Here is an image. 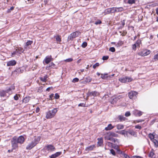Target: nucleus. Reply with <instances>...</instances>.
I'll return each instance as SVG.
<instances>
[{
	"label": "nucleus",
	"mask_w": 158,
	"mask_h": 158,
	"mask_svg": "<svg viewBox=\"0 0 158 158\" xmlns=\"http://www.w3.org/2000/svg\"><path fill=\"white\" fill-rule=\"evenodd\" d=\"M39 143L38 139L35 138L32 140L31 143H29L26 146V149L27 150H30L35 146Z\"/></svg>",
	"instance_id": "obj_1"
},
{
	"label": "nucleus",
	"mask_w": 158,
	"mask_h": 158,
	"mask_svg": "<svg viewBox=\"0 0 158 158\" xmlns=\"http://www.w3.org/2000/svg\"><path fill=\"white\" fill-rule=\"evenodd\" d=\"M57 110L56 108H54L52 110H49L46 113V117L47 119L51 118L55 115Z\"/></svg>",
	"instance_id": "obj_2"
},
{
	"label": "nucleus",
	"mask_w": 158,
	"mask_h": 158,
	"mask_svg": "<svg viewBox=\"0 0 158 158\" xmlns=\"http://www.w3.org/2000/svg\"><path fill=\"white\" fill-rule=\"evenodd\" d=\"M151 52V51L147 49H143L138 53L137 54L141 56H147Z\"/></svg>",
	"instance_id": "obj_3"
},
{
	"label": "nucleus",
	"mask_w": 158,
	"mask_h": 158,
	"mask_svg": "<svg viewBox=\"0 0 158 158\" xmlns=\"http://www.w3.org/2000/svg\"><path fill=\"white\" fill-rule=\"evenodd\" d=\"M18 143L16 140V137L15 136L11 140V144L13 149H16L18 147Z\"/></svg>",
	"instance_id": "obj_4"
},
{
	"label": "nucleus",
	"mask_w": 158,
	"mask_h": 158,
	"mask_svg": "<svg viewBox=\"0 0 158 158\" xmlns=\"http://www.w3.org/2000/svg\"><path fill=\"white\" fill-rule=\"evenodd\" d=\"M81 33L78 31H76L71 33L68 37V40H71L73 38L78 36L80 35Z\"/></svg>",
	"instance_id": "obj_5"
},
{
	"label": "nucleus",
	"mask_w": 158,
	"mask_h": 158,
	"mask_svg": "<svg viewBox=\"0 0 158 158\" xmlns=\"http://www.w3.org/2000/svg\"><path fill=\"white\" fill-rule=\"evenodd\" d=\"M119 80L122 83H126L131 82L132 79L131 77H125L119 78Z\"/></svg>",
	"instance_id": "obj_6"
},
{
	"label": "nucleus",
	"mask_w": 158,
	"mask_h": 158,
	"mask_svg": "<svg viewBox=\"0 0 158 158\" xmlns=\"http://www.w3.org/2000/svg\"><path fill=\"white\" fill-rule=\"evenodd\" d=\"M45 149L48 152H51L54 151L56 149L55 147L52 144H47L43 148V150Z\"/></svg>",
	"instance_id": "obj_7"
},
{
	"label": "nucleus",
	"mask_w": 158,
	"mask_h": 158,
	"mask_svg": "<svg viewBox=\"0 0 158 158\" xmlns=\"http://www.w3.org/2000/svg\"><path fill=\"white\" fill-rule=\"evenodd\" d=\"M137 94L138 93L137 92L135 91H131L128 93V96L130 99H132L136 97Z\"/></svg>",
	"instance_id": "obj_8"
},
{
	"label": "nucleus",
	"mask_w": 158,
	"mask_h": 158,
	"mask_svg": "<svg viewBox=\"0 0 158 158\" xmlns=\"http://www.w3.org/2000/svg\"><path fill=\"white\" fill-rule=\"evenodd\" d=\"M16 140L19 143L21 144L24 143L25 139L24 136L21 135L19 136L18 138L16 137Z\"/></svg>",
	"instance_id": "obj_9"
},
{
	"label": "nucleus",
	"mask_w": 158,
	"mask_h": 158,
	"mask_svg": "<svg viewBox=\"0 0 158 158\" xmlns=\"http://www.w3.org/2000/svg\"><path fill=\"white\" fill-rule=\"evenodd\" d=\"M117 118L118 119V121L120 122H123L127 119V118L124 117V116L122 115H118Z\"/></svg>",
	"instance_id": "obj_10"
},
{
	"label": "nucleus",
	"mask_w": 158,
	"mask_h": 158,
	"mask_svg": "<svg viewBox=\"0 0 158 158\" xmlns=\"http://www.w3.org/2000/svg\"><path fill=\"white\" fill-rule=\"evenodd\" d=\"M52 60V56H46L44 61L46 64H48Z\"/></svg>",
	"instance_id": "obj_11"
},
{
	"label": "nucleus",
	"mask_w": 158,
	"mask_h": 158,
	"mask_svg": "<svg viewBox=\"0 0 158 158\" xmlns=\"http://www.w3.org/2000/svg\"><path fill=\"white\" fill-rule=\"evenodd\" d=\"M143 112L138 110H135L133 111V114L136 116H140L142 115Z\"/></svg>",
	"instance_id": "obj_12"
},
{
	"label": "nucleus",
	"mask_w": 158,
	"mask_h": 158,
	"mask_svg": "<svg viewBox=\"0 0 158 158\" xmlns=\"http://www.w3.org/2000/svg\"><path fill=\"white\" fill-rule=\"evenodd\" d=\"M62 152H57L55 153L52 155L49 156L50 158H56L60 156Z\"/></svg>",
	"instance_id": "obj_13"
},
{
	"label": "nucleus",
	"mask_w": 158,
	"mask_h": 158,
	"mask_svg": "<svg viewBox=\"0 0 158 158\" xmlns=\"http://www.w3.org/2000/svg\"><path fill=\"white\" fill-rule=\"evenodd\" d=\"M16 61L15 60L10 61L7 62V65L8 66H14L16 64Z\"/></svg>",
	"instance_id": "obj_14"
},
{
	"label": "nucleus",
	"mask_w": 158,
	"mask_h": 158,
	"mask_svg": "<svg viewBox=\"0 0 158 158\" xmlns=\"http://www.w3.org/2000/svg\"><path fill=\"white\" fill-rule=\"evenodd\" d=\"M95 147V145H91L86 147L85 148V150L86 151H90L92 150Z\"/></svg>",
	"instance_id": "obj_15"
},
{
	"label": "nucleus",
	"mask_w": 158,
	"mask_h": 158,
	"mask_svg": "<svg viewBox=\"0 0 158 158\" xmlns=\"http://www.w3.org/2000/svg\"><path fill=\"white\" fill-rule=\"evenodd\" d=\"M114 128V126H113L111 124H109L108 125L107 127L105 128V129L106 131L110 130Z\"/></svg>",
	"instance_id": "obj_16"
},
{
	"label": "nucleus",
	"mask_w": 158,
	"mask_h": 158,
	"mask_svg": "<svg viewBox=\"0 0 158 158\" xmlns=\"http://www.w3.org/2000/svg\"><path fill=\"white\" fill-rule=\"evenodd\" d=\"M7 93L6 90H2L0 91V96L1 97H4L6 95V94Z\"/></svg>",
	"instance_id": "obj_17"
},
{
	"label": "nucleus",
	"mask_w": 158,
	"mask_h": 158,
	"mask_svg": "<svg viewBox=\"0 0 158 158\" xmlns=\"http://www.w3.org/2000/svg\"><path fill=\"white\" fill-rule=\"evenodd\" d=\"M55 65L53 62H52L49 66H47L46 67V69L47 70H49L50 69V68H53L54 67Z\"/></svg>",
	"instance_id": "obj_18"
},
{
	"label": "nucleus",
	"mask_w": 158,
	"mask_h": 158,
	"mask_svg": "<svg viewBox=\"0 0 158 158\" xmlns=\"http://www.w3.org/2000/svg\"><path fill=\"white\" fill-rule=\"evenodd\" d=\"M155 134H156L154 132H153L152 134L150 133L149 134L148 137L151 141L154 139Z\"/></svg>",
	"instance_id": "obj_19"
},
{
	"label": "nucleus",
	"mask_w": 158,
	"mask_h": 158,
	"mask_svg": "<svg viewBox=\"0 0 158 158\" xmlns=\"http://www.w3.org/2000/svg\"><path fill=\"white\" fill-rule=\"evenodd\" d=\"M90 94L92 96H96L98 95L99 93L96 91H94L93 92H91Z\"/></svg>",
	"instance_id": "obj_20"
},
{
	"label": "nucleus",
	"mask_w": 158,
	"mask_h": 158,
	"mask_svg": "<svg viewBox=\"0 0 158 158\" xmlns=\"http://www.w3.org/2000/svg\"><path fill=\"white\" fill-rule=\"evenodd\" d=\"M116 12H121L124 11V9L122 7H115Z\"/></svg>",
	"instance_id": "obj_21"
},
{
	"label": "nucleus",
	"mask_w": 158,
	"mask_h": 158,
	"mask_svg": "<svg viewBox=\"0 0 158 158\" xmlns=\"http://www.w3.org/2000/svg\"><path fill=\"white\" fill-rule=\"evenodd\" d=\"M128 133L129 134L134 137L136 136V135L135 132L132 130H129L128 131Z\"/></svg>",
	"instance_id": "obj_22"
},
{
	"label": "nucleus",
	"mask_w": 158,
	"mask_h": 158,
	"mask_svg": "<svg viewBox=\"0 0 158 158\" xmlns=\"http://www.w3.org/2000/svg\"><path fill=\"white\" fill-rule=\"evenodd\" d=\"M98 144L100 146L103 143V139L102 138H98Z\"/></svg>",
	"instance_id": "obj_23"
},
{
	"label": "nucleus",
	"mask_w": 158,
	"mask_h": 158,
	"mask_svg": "<svg viewBox=\"0 0 158 158\" xmlns=\"http://www.w3.org/2000/svg\"><path fill=\"white\" fill-rule=\"evenodd\" d=\"M154 150L152 149L148 155V156L150 157L153 158L154 155Z\"/></svg>",
	"instance_id": "obj_24"
},
{
	"label": "nucleus",
	"mask_w": 158,
	"mask_h": 158,
	"mask_svg": "<svg viewBox=\"0 0 158 158\" xmlns=\"http://www.w3.org/2000/svg\"><path fill=\"white\" fill-rule=\"evenodd\" d=\"M108 135L109 136H111L113 137H117L118 136V134H115L113 132H110L108 134Z\"/></svg>",
	"instance_id": "obj_25"
},
{
	"label": "nucleus",
	"mask_w": 158,
	"mask_h": 158,
	"mask_svg": "<svg viewBox=\"0 0 158 158\" xmlns=\"http://www.w3.org/2000/svg\"><path fill=\"white\" fill-rule=\"evenodd\" d=\"M152 141L154 143L155 147L156 148H157L158 147V141L154 139Z\"/></svg>",
	"instance_id": "obj_26"
},
{
	"label": "nucleus",
	"mask_w": 158,
	"mask_h": 158,
	"mask_svg": "<svg viewBox=\"0 0 158 158\" xmlns=\"http://www.w3.org/2000/svg\"><path fill=\"white\" fill-rule=\"evenodd\" d=\"M117 129L118 130L123 129L124 128V126L122 124H118L116 126Z\"/></svg>",
	"instance_id": "obj_27"
},
{
	"label": "nucleus",
	"mask_w": 158,
	"mask_h": 158,
	"mask_svg": "<svg viewBox=\"0 0 158 158\" xmlns=\"http://www.w3.org/2000/svg\"><path fill=\"white\" fill-rule=\"evenodd\" d=\"M47 75H45L43 77H41L40 78V79L41 81L43 82H46L47 81Z\"/></svg>",
	"instance_id": "obj_28"
},
{
	"label": "nucleus",
	"mask_w": 158,
	"mask_h": 158,
	"mask_svg": "<svg viewBox=\"0 0 158 158\" xmlns=\"http://www.w3.org/2000/svg\"><path fill=\"white\" fill-rule=\"evenodd\" d=\"M16 50L18 51L19 55L21 54L24 52L23 49L21 48H19L18 49H16Z\"/></svg>",
	"instance_id": "obj_29"
},
{
	"label": "nucleus",
	"mask_w": 158,
	"mask_h": 158,
	"mask_svg": "<svg viewBox=\"0 0 158 158\" xmlns=\"http://www.w3.org/2000/svg\"><path fill=\"white\" fill-rule=\"evenodd\" d=\"M105 14H108L110 13H111V8L106 9L105 11Z\"/></svg>",
	"instance_id": "obj_30"
},
{
	"label": "nucleus",
	"mask_w": 158,
	"mask_h": 158,
	"mask_svg": "<svg viewBox=\"0 0 158 158\" xmlns=\"http://www.w3.org/2000/svg\"><path fill=\"white\" fill-rule=\"evenodd\" d=\"M30 100V97H25L23 100V102L25 103H27L29 102Z\"/></svg>",
	"instance_id": "obj_31"
},
{
	"label": "nucleus",
	"mask_w": 158,
	"mask_h": 158,
	"mask_svg": "<svg viewBox=\"0 0 158 158\" xmlns=\"http://www.w3.org/2000/svg\"><path fill=\"white\" fill-rule=\"evenodd\" d=\"M141 44V40H137L136 41V43L135 44H136V45L137 46V47H140V44Z\"/></svg>",
	"instance_id": "obj_32"
},
{
	"label": "nucleus",
	"mask_w": 158,
	"mask_h": 158,
	"mask_svg": "<svg viewBox=\"0 0 158 158\" xmlns=\"http://www.w3.org/2000/svg\"><path fill=\"white\" fill-rule=\"evenodd\" d=\"M108 143L109 144H111L112 146V147L116 150L119 148L118 146L117 145L114 144V145H112V143L109 142H108Z\"/></svg>",
	"instance_id": "obj_33"
},
{
	"label": "nucleus",
	"mask_w": 158,
	"mask_h": 158,
	"mask_svg": "<svg viewBox=\"0 0 158 158\" xmlns=\"http://www.w3.org/2000/svg\"><path fill=\"white\" fill-rule=\"evenodd\" d=\"M20 96V95L19 94H16L14 97L15 100L17 101L19 99V98Z\"/></svg>",
	"instance_id": "obj_34"
},
{
	"label": "nucleus",
	"mask_w": 158,
	"mask_h": 158,
	"mask_svg": "<svg viewBox=\"0 0 158 158\" xmlns=\"http://www.w3.org/2000/svg\"><path fill=\"white\" fill-rule=\"evenodd\" d=\"M135 0H128L127 3L130 4H132L135 3Z\"/></svg>",
	"instance_id": "obj_35"
},
{
	"label": "nucleus",
	"mask_w": 158,
	"mask_h": 158,
	"mask_svg": "<svg viewBox=\"0 0 158 158\" xmlns=\"http://www.w3.org/2000/svg\"><path fill=\"white\" fill-rule=\"evenodd\" d=\"M108 140H110L111 141H112L114 142H115L116 140L117 141L118 140L117 139H115L114 138H113L111 137H109L108 139Z\"/></svg>",
	"instance_id": "obj_36"
},
{
	"label": "nucleus",
	"mask_w": 158,
	"mask_h": 158,
	"mask_svg": "<svg viewBox=\"0 0 158 158\" xmlns=\"http://www.w3.org/2000/svg\"><path fill=\"white\" fill-rule=\"evenodd\" d=\"M33 43L32 41L28 40L26 43V46H28L31 45Z\"/></svg>",
	"instance_id": "obj_37"
},
{
	"label": "nucleus",
	"mask_w": 158,
	"mask_h": 158,
	"mask_svg": "<svg viewBox=\"0 0 158 158\" xmlns=\"http://www.w3.org/2000/svg\"><path fill=\"white\" fill-rule=\"evenodd\" d=\"M56 40L59 42H60L61 41V38L60 37V36L59 35H57L56 37Z\"/></svg>",
	"instance_id": "obj_38"
},
{
	"label": "nucleus",
	"mask_w": 158,
	"mask_h": 158,
	"mask_svg": "<svg viewBox=\"0 0 158 158\" xmlns=\"http://www.w3.org/2000/svg\"><path fill=\"white\" fill-rule=\"evenodd\" d=\"M116 151L117 153L118 154H121L122 155L124 152H123L120 150L119 149V148L117 149L116 150Z\"/></svg>",
	"instance_id": "obj_39"
},
{
	"label": "nucleus",
	"mask_w": 158,
	"mask_h": 158,
	"mask_svg": "<svg viewBox=\"0 0 158 158\" xmlns=\"http://www.w3.org/2000/svg\"><path fill=\"white\" fill-rule=\"evenodd\" d=\"M131 115V113L129 111H127L126 112L125 114V115L126 117H128L130 116Z\"/></svg>",
	"instance_id": "obj_40"
},
{
	"label": "nucleus",
	"mask_w": 158,
	"mask_h": 158,
	"mask_svg": "<svg viewBox=\"0 0 158 158\" xmlns=\"http://www.w3.org/2000/svg\"><path fill=\"white\" fill-rule=\"evenodd\" d=\"M78 106H81L83 107H87L86 106L85 103H80L78 105Z\"/></svg>",
	"instance_id": "obj_41"
},
{
	"label": "nucleus",
	"mask_w": 158,
	"mask_h": 158,
	"mask_svg": "<svg viewBox=\"0 0 158 158\" xmlns=\"http://www.w3.org/2000/svg\"><path fill=\"white\" fill-rule=\"evenodd\" d=\"M19 55V54L18 53V51L16 49L15 51V52L11 53V56H13L14 55Z\"/></svg>",
	"instance_id": "obj_42"
},
{
	"label": "nucleus",
	"mask_w": 158,
	"mask_h": 158,
	"mask_svg": "<svg viewBox=\"0 0 158 158\" xmlns=\"http://www.w3.org/2000/svg\"><path fill=\"white\" fill-rule=\"evenodd\" d=\"M85 81L87 82H90L91 80V78L89 77H88L85 78Z\"/></svg>",
	"instance_id": "obj_43"
},
{
	"label": "nucleus",
	"mask_w": 158,
	"mask_h": 158,
	"mask_svg": "<svg viewBox=\"0 0 158 158\" xmlns=\"http://www.w3.org/2000/svg\"><path fill=\"white\" fill-rule=\"evenodd\" d=\"M107 75V74H101V77L102 79H106V78L107 77L106 76Z\"/></svg>",
	"instance_id": "obj_44"
},
{
	"label": "nucleus",
	"mask_w": 158,
	"mask_h": 158,
	"mask_svg": "<svg viewBox=\"0 0 158 158\" xmlns=\"http://www.w3.org/2000/svg\"><path fill=\"white\" fill-rule=\"evenodd\" d=\"M118 98H114L113 99V101H111V103L112 104H114V103L116 102Z\"/></svg>",
	"instance_id": "obj_45"
},
{
	"label": "nucleus",
	"mask_w": 158,
	"mask_h": 158,
	"mask_svg": "<svg viewBox=\"0 0 158 158\" xmlns=\"http://www.w3.org/2000/svg\"><path fill=\"white\" fill-rule=\"evenodd\" d=\"M100 64L98 63H96L93 65V68L94 69H95L96 67L99 66Z\"/></svg>",
	"instance_id": "obj_46"
},
{
	"label": "nucleus",
	"mask_w": 158,
	"mask_h": 158,
	"mask_svg": "<svg viewBox=\"0 0 158 158\" xmlns=\"http://www.w3.org/2000/svg\"><path fill=\"white\" fill-rule=\"evenodd\" d=\"M60 98V95L58 93H56L54 98L56 99H58Z\"/></svg>",
	"instance_id": "obj_47"
},
{
	"label": "nucleus",
	"mask_w": 158,
	"mask_h": 158,
	"mask_svg": "<svg viewBox=\"0 0 158 158\" xmlns=\"http://www.w3.org/2000/svg\"><path fill=\"white\" fill-rule=\"evenodd\" d=\"M73 60V59L71 58H69L65 60L64 61L65 62H70Z\"/></svg>",
	"instance_id": "obj_48"
},
{
	"label": "nucleus",
	"mask_w": 158,
	"mask_h": 158,
	"mask_svg": "<svg viewBox=\"0 0 158 158\" xmlns=\"http://www.w3.org/2000/svg\"><path fill=\"white\" fill-rule=\"evenodd\" d=\"M122 155L125 158H130V156L127 154H125L124 152H123Z\"/></svg>",
	"instance_id": "obj_49"
},
{
	"label": "nucleus",
	"mask_w": 158,
	"mask_h": 158,
	"mask_svg": "<svg viewBox=\"0 0 158 158\" xmlns=\"http://www.w3.org/2000/svg\"><path fill=\"white\" fill-rule=\"evenodd\" d=\"M110 152L113 155L115 156V155L116 153L115 151L112 149H111L110 150Z\"/></svg>",
	"instance_id": "obj_50"
},
{
	"label": "nucleus",
	"mask_w": 158,
	"mask_h": 158,
	"mask_svg": "<svg viewBox=\"0 0 158 158\" xmlns=\"http://www.w3.org/2000/svg\"><path fill=\"white\" fill-rule=\"evenodd\" d=\"M154 59L155 61H156L158 60V53L154 56Z\"/></svg>",
	"instance_id": "obj_51"
},
{
	"label": "nucleus",
	"mask_w": 158,
	"mask_h": 158,
	"mask_svg": "<svg viewBox=\"0 0 158 158\" xmlns=\"http://www.w3.org/2000/svg\"><path fill=\"white\" fill-rule=\"evenodd\" d=\"M127 131L125 130H123L120 131L119 133L121 135H124Z\"/></svg>",
	"instance_id": "obj_52"
},
{
	"label": "nucleus",
	"mask_w": 158,
	"mask_h": 158,
	"mask_svg": "<svg viewBox=\"0 0 158 158\" xmlns=\"http://www.w3.org/2000/svg\"><path fill=\"white\" fill-rule=\"evenodd\" d=\"M79 81V79L77 78H75L72 80V82L73 83L77 82Z\"/></svg>",
	"instance_id": "obj_53"
},
{
	"label": "nucleus",
	"mask_w": 158,
	"mask_h": 158,
	"mask_svg": "<svg viewBox=\"0 0 158 158\" xmlns=\"http://www.w3.org/2000/svg\"><path fill=\"white\" fill-rule=\"evenodd\" d=\"M115 48L113 47H111L109 49V51L112 52H114L115 51Z\"/></svg>",
	"instance_id": "obj_54"
},
{
	"label": "nucleus",
	"mask_w": 158,
	"mask_h": 158,
	"mask_svg": "<svg viewBox=\"0 0 158 158\" xmlns=\"http://www.w3.org/2000/svg\"><path fill=\"white\" fill-rule=\"evenodd\" d=\"M116 12L115 7L111 8V13Z\"/></svg>",
	"instance_id": "obj_55"
},
{
	"label": "nucleus",
	"mask_w": 158,
	"mask_h": 158,
	"mask_svg": "<svg viewBox=\"0 0 158 158\" xmlns=\"http://www.w3.org/2000/svg\"><path fill=\"white\" fill-rule=\"evenodd\" d=\"M137 47L136 45V44H134L132 46V48L133 50H136V47Z\"/></svg>",
	"instance_id": "obj_56"
},
{
	"label": "nucleus",
	"mask_w": 158,
	"mask_h": 158,
	"mask_svg": "<svg viewBox=\"0 0 158 158\" xmlns=\"http://www.w3.org/2000/svg\"><path fill=\"white\" fill-rule=\"evenodd\" d=\"M87 43L85 42H84L82 43V47L83 48H85L87 46Z\"/></svg>",
	"instance_id": "obj_57"
},
{
	"label": "nucleus",
	"mask_w": 158,
	"mask_h": 158,
	"mask_svg": "<svg viewBox=\"0 0 158 158\" xmlns=\"http://www.w3.org/2000/svg\"><path fill=\"white\" fill-rule=\"evenodd\" d=\"M109 58L108 56H104L102 57V59L103 60H107Z\"/></svg>",
	"instance_id": "obj_58"
},
{
	"label": "nucleus",
	"mask_w": 158,
	"mask_h": 158,
	"mask_svg": "<svg viewBox=\"0 0 158 158\" xmlns=\"http://www.w3.org/2000/svg\"><path fill=\"white\" fill-rule=\"evenodd\" d=\"M135 128L136 129H141L142 128V127H141L139 125H136L135 126Z\"/></svg>",
	"instance_id": "obj_59"
},
{
	"label": "nucleus",
	"mask_w": 158,
	"mask_h": 158,
	"mask_svg": "<svg viewBox=\"0 0 158 158\" xmlns=\"http://www.w3.org/2000/svg\"><path fill=\"white\" fill-rule=\"evenodd\" d=\"M102 23L101 21L100 20H98L97 22H96L95 23V24L96 25H97L98 24H100Z\"/></svg>",
	"instance_id": "obj_60"
},
{
	"label": "nucleus",
	"mask_w": 158,
	"mask_h": 158,
	"mask_svg": "<svg viewBox=\"0 0 158 158\" xmlns=\"http://www.w3.org/2000/svg\"><path fill=\"white\" fill-rule=\"evenodd\" d=\"M14 9V7L13 6H12V7H11L10 8V9H8V10H7V12L8 13H9L10 12V10H12Z\"/></svg>",
	"instance_id": "obj_61"
},
{
	"label": "nucleus",
	"mask_w": 158,
	"mask_h": 158,
	"mask_svg": "<svg viewBox=\"0 0 158 158\" xmlns=\"http://www.w3.org/2000/svg\"><path fill=\"white\" fill-rule=\"evenodd\" d=\"M53 96H54V94H51L49 96L50 99L51 100H52Z\"/></svg>",
	"instance_id": "obj_62"
},
{
	"label": "nucleus",
	"mask_w": 158,
	"mask_h": 158,
	"mask_svg": "<svg viewBox=\"0 0 158 158\" xmlns=\"http://www.w3.org/2000/svg\"><path fill=\"white\" fill-rule=\"evenodd\" d=\"M156 120L154 119L152 120L151 122L150 123V125H152L154 124V123L155 122Z\"/></svg>",
	"instance_id": "obj_63"
},
{
	"label": "nucleus",
	"mask_w": 158,
	"mask_h": 158,
	"mask_svg": "<svg viewBox=\"0 0 158 158\" xmlns=\"http://www.w3.org/2000/svg\"><path fill=\"white\" fill-rule=\"evenodd\" d=\"M132 158H143V157L138 156H133Z\"/></svg>",
	"instance_id": "obj_64"
}]
</instances>
